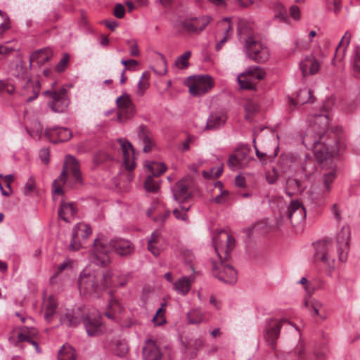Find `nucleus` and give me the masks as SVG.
<instances>
[{"instance_id":"obj_1","label":"nucleus","mask_w":360,"mask_h":360,"mask_svg":"<svg viewBox=\"0 0 360 360\" xmlns=\"http://www.w3.org/2000/svg\"><path fill=\"white\" fill-rule=\"evenodd\" d=\"M110 248L121 257L131 255L135 250L134 244L127 239L115 238L109 243L102 238L94 240V245L90 255L91 262L96 265L105 267L110 263Z\"/></svg>"},{"instance_id":"obj_2","label":"nucleus","mask_w":360,"mask_h":360,"mask_svg":"<svg viewBox=\"0 0 360 360\" xmlns=\"http://www.w3.org/2000/svg\"><path fill=\"white\" fill-rule=\"evenodd\" d=\"M324 137L325 135L321 131L315 134L313 127H311L307 129L302 139V143L306 148L314 151L319 163H322L328 158L340 155L347 146L343 137H338L333 145L323 142Z\"/></svg>"},{"instance_id":"obj_3","label":"nucleus","mask_w":360,"mask_h":360,"mask_svg":"<svg viewBox=\"0 0 360 360\" xmlns=\"http://www.w3.org/2000/svg\"><path fill=\"white\" fill-rule=\"evenodd\" d=\"M67 170L70 171L75 184H81L82 182L79 164L77 160L72 155H67L63 169L58 178L55 179L52 184V195L53 200H55L56 195H61L63 194L62 186L65 184L67 180Z\"/></svg>"},{"instance_id":"obj_4","label":"nucleus","mask_w":360,"mask_h":360,"mask_svg":"<svg viewBox=\"0 0 360 360\" xmlns=\"http://www.w3.org/2000/svg\"><path fill=\"white\" fill-rule=\"evenodd\" d=\"M80 293L86 295L98 296L102 290L106 289L103 279V273L90 272L83 270L78 280Z\"/></svg>"},{"instance_id":"obj_5","label":"nucleus","mask_w":360,"mask_h":360,"mask_svg":"<svg viewBox=\"0 0 360 360\" xmlns=\"http://www.w3.org/2000/svg\"><path fill=\"white\" fill-rule=\"evenodd\" d=\"M11 75L20 81H25L23 87L26 91L25 95L27 94L26 98L27 103L33 101L38 97L40 91V84L39 81H32L29 78L27 67L22 60H19L15 63L14 68L11 70Z\"/></svg>"},{"instance_id":"obj_6","label":"nucleus","mask_w":360,"mask_h":360,"mask_svg":"<svg viewBox=\"0 0 360 360\" xmlns=\"http://www.w3.org/2000/svg\"><path fill=\"white\" fill-rule=\"evenodd\" d=\"M245 49L248 57L257 63H265L270 58L269 49L254 36L246 39Z\"/></svg>"},{"instance_id":"obj_7","label":"nucleus","mask_w":360,"mask_h":360,"mask_svg":"<svg viewBox=\"0 0 360 360\" xmlns=\"http://www.w3.org/2000/svg\"><path fill=\"white\" fill-rule=\"evenodd\" d=\"M214 247L216 253L221 260V262L219 266H217L215 263L213 264V275L219 281L225 283H236L237 281V272L233 266L229 264H226L222 260V257L221 255L219 245L217 242V238L214 239Z\"/></svg>"},{"instance_id":"obj_8","label":"nucleus","mask_w":360,"mask_h":360,"mask_svg":"<svg viewBox=\"0 0 360 360\" xmlns=\"http://www.w3.org/2000/svg\"><path fill=\"white\" fill-rule=\"evenodd\" d=\"M43 95L49 96L51 99L49 101L48 105L54 112L62 113L65 112L70 104L68 89L65 86H63L58 90H46L43 92Z\"/></svg>"},{"instance_id":"obj_9","label":"nucleus","mask_w":360,"mask_h":360,"mask_svg":"<svg viewBox=\"0 0 360 360\" xmlns=\"http://www.w3.org/2000/svg\"><path fill=\"white\" fill-rule=\"evenodd\" d=\"M265 71L259 66H250L241 75L238 76L237 80L240 87L243 89H254L255 87L254 80H261L265 77Z\"/></svg>"},{"instance_id":"obj_10","label":"nucleus","mask_w":360,"mask_h":360,"mask_svg":"<svg viewBox=\"0 0 360 360\" xmlns=\"http://www.w3.org/2000/svg\"><path fill=\"white\" fill-rule=\"evenodd\" d=\"M350 229L349 226H342L336 236L337 253L340 262L347 260L350 250Z\"/></svg>"},{"instance_id":"obj_11","label":"nucleus","mask_w":360,"mask_h":360,"mask_svg":"<svg viewBox=\"0 0 360 360\" xmlns=\"http://www.w3.org/2000/svg\"><path fill=\"white\" fill-rule=\"evenodd\" d=\"M193 185V179L190 176H185L178 181L172 188L174 200L183 203L191 198L192 192L191 188Z\"/></svg>"},{"instance_id":"obj_12","label":"nucleus","mask_w":360,"mask_h":360,"mask_svg":"<svg viewBox=\"0 0 360 360\" xmlns=\"http://www.w3.org/2000/svg\"><path fill=\"white\" fill-rule=\"evenodd\" d=\"M92 233L91 227L85 223H78L74 226L72 232V240L68 246L69 250H79L82 240L86 239Z\"/></svg>"},{"instance_id":"obj_13","label":"nucleus","mask_w":360,"mask_h":360,"mask_svg":"<svg viewBox=\"0 0 360 360\" xmlns=\"http://www.w3.org/2000/svg\"><path fill=\"white\" fill-rule=\"evenodd\" d=\"M282 217H286L292 226H296L304 221L306 218L305 208L300 200H291L285 214H283Z\"/></svg>"},{"instance_id":"obj_14","label":"nucleus","mask_w":360,"mask_h":360,"mask_svg":"<svg viewBox=\"0 0 360 360\" xmlns=\"http://www.w3.org/2000/svg\"><path fill=\"white\" fill-rule=\"evenodd\" d=\"M314 245L315 248L314 259L333 268L335 259L330 255V252L333 249L331 240L324 239L316 242Z\"/></svg>"},{"instance_id":"obj_15","label":"nucleus","mask_w":360,"mask_h":360,"mask_svg":"<svg viewBox=\"0 0 360 360\" xmlns=\"http://www.w3.org/2000/svg\"><path fill=\"white\" fill-rule=\"evenodd\" d=\"M83 319V313L80 308L76 309H65L59 314L60 324L67 328H75Z\"/></svg>"},{"instance_id":"obj_16","label":"nucleus","mask_w":360,"mask_h":360,"mask_svg":"<svg viewBox=\"0 0 360 360\" xmlns=\"http://www.w3.org/2000/svg\"><path fill=\"white\" fill-rule=\"evenodd\" d=\"M116 104L118 108L117 117L120 121H122L123 118L127 119L131 117L135 112L132 101L130 96L126 93H124L117 98Z\"/></svg>"},{"instance_id":"obj_17","label":"nucleus","mask_w":360,"mask_h":360,"mask_svg":"<svg viewBox=\"0 0 360 360\" xmlns=\"http://www.w3.org/2000/svg\"><path fill=\"white\" fill-rule=\"evenodd\" d=\"M212 86L213 82L211 77L201 76L189 86V92L193 96H201L207 94Z\"/></svg>"},{"instance_id":"obj_18","label":"nucleus","mask_w":360,"mask_h":360,"mask_svg":"<svg viewBox=\"0 0 360 360\" xmlns=\"http://www.w3.org/2000/svg\"><path fill=\"white\" fill-rule=\"evenodd\" d=\"M211 20L212 18L207 15L185 20L182 22V27L190 33H200L205 29Z\"/></svg>"},{"instance_id":"obj_19","label":"nucleus","mask_w":360,"mask_h":360,"mask_svg":"<svg viewBox=\"0 0 360 360\" xmlns=\"http://www.w3.org/2000/svg\"><path fill=\"white\" fill-rule=\"evenodd\" d=\"M82 322L84 323L86 331L89 336L98 335L102 332V321L100 315L83 314Z\"/></svg>"},{"instance_id":"obj_20","label":"nucleus","mask_w":360,"mask_h":360,"mask_svg":"<svg viewBox=\"0 0 360 360\" xmlns=\"http://www.w3.org/2000/svg\"><path fill=\"white\" fill-rule=\"evenodd\" d=\"M45 136L54 143L65 142L72 136L71 131L66 127H54L45 131Z\"/></svg>"},{"instance_id":"obj_21","label":"nucleus","mask_w":360,"mask_h":360,"mask_svg":"<svg viewBox=\"0 0 360 360\" xmlns=\"http://www.w3.org/2000/svg\"><path fill=\"white\" fill-rule=\"evenodd\" d=\"M119 143L122 152L123 160L125 168L129 170H133L135 167L134 150L131 143L126 139H119Z\"/></svg>"},{"instance_id":"obj_22","label":"nucleus","mask_w":360,"mask_h":360,"mask_svg":"<svg viewBox=\"0 0 360 360\" xmlns=\"http://www.w3.org/2000/svg\"><path fill=\"white\" fill-rule=\"evenodd\" d=\"M283 323H288L290 324V322L285 319H281L280 321L272 320L266 328L264 338L272 347L275 346V342L279 336Z\"/></svg>"},{"instance_id":"obj_23","label":"nucleus","mask_w":360,"mask_h":360,"mask_svg":"<svg viewBox=\"0 0 360 360\" xmlns=\"http://www.w3.org/2000/svg\"><path fill=\"white\" fill-rule=\"evenodd\" d=\"M103 279H104V285L106 289L109 288L122 287L127 283L126 276L110 271L103 272Z\"/></svg>"},{"instance_id":"obj_24","label":"nucleus","mask_w":360,"mask_h":360,"mask_svg":"<svg viewBox=\"0 0 360 360\" xmlns=\"http://www.w3.org/2000/svg\"><path fill=\"white\" fill-rule=\"evenodd\" d=\"M142 353L143 360H161L162 357L160 347L151 339L145 340Z\"/></svg>"},{"instance_id":"obj_25","label":"nucleus","mask_w":360,"mask_h":360,"mask_svg":"<svg viewBox=\"0 0 360 360\" xmlns=\"http://www.w3.org/2000/svg\"><path fill=\"white\" fill-rule=\"evenodd\" d=\"M304 304L311 316L315 315L322 321L327 319V311L320 301L309 297L304 299Z\"/></svg>"},{"instance_id":"obj_26","label":"nucleus","mask_w":360,"mask_h":360,"mask_svg":"<svg viewBox=\"0 0 360 360\" xmlns=\"http://www.w3.org/2000/svg\"><path fill=\"white\" fill-rule=\"evenodd\" d=\"M250 160V158L248 153L243 151H237L229 157L227 164L231 169L234 170L246 167Z\"/></svg>"},{"instance_id":"obj_27","label":"nucleus","mask_w":360,"mask_h":360,"mask_svg":"<svg viewBox=\"0 0 360 360\" xmlns=\"http://www.w3.org/2000/svg\"><path fill=\"white\" fill-rule=\"evenodd\" d=\"M300 70L304 77L314 75L320 69V63L313 55L307 56L300 64Z\"/></svg>"},{"instance_id":"obj_28","label":"nucleus","mask_w":360,"mask_h":360,"mask_svg":"<svg viewBox=\"0 0 360 360\" xmlns=\"http://www.w3.org/2000/svg\"><path fill=\"white\" fill-rule=\"evenodd\" d=\"M77 212V209L74 202H65L62 201L58 210V217L65 222L70 223L74 219Z\"/></svg>"},{"instance_id":"obj_29","label":"nucleus","mask_w":360,"mask_h":360,"mask_svg":"<svg viewBox=\"0 0 360 360\" xmlns=\"http://www.w3.org/2000/svg\"><path fill=\"white\" fill-rule=\"evenodd\" d=\"M53 56V51L49 48L37 50L32 53L30 58V65L36 63L39 66L43 65Z\"/></svg>"},{"instance_id":"obj_30","label":"nucleus","mask_w":360,"mask_h":360,"mask_svg":"<svg viewBox=\"0 0 360 360\" xmlns=\"http://www.w3.org/2000/svg\"><path fill=\"white\" fill-rule=\"evenodd\" d=\"M138 137L143 144V151L150 152L154 146L153 135L149 129L144 125H141L138 131Z\"/></svg>"},{"instance_id":"obj_31","label":"nucleus","mask_w":360,"mask_h":360,"mask_svg":"<svg viewBox=\"0 0 360 360\" xmlns=\"http://www.w3.org/2000/svg\"><path fill=\"white\" fill-rule=\"evenodd\" d=\"M44 319L51 323L58 307V300L54 295H50L44 301Z\"/></svg>"},{"instance_id":"obj_32","label":"nucleus","mask_w":360,"mask_h":360,"mask_svg":"<svg viewBox=\"0 0 360 360\" xmlns=\"http://www.w3.org/2000/svg\"><path fill=\"white\" fill-rule=\"evenodd\" d=\"M226 116L222 112H214L210 115L206 122L205 128L214 130L223 127L226 122Z\"/></svg>"},{"instance_id":"obj_33","label":"nucleus","mask_w":360,"mask_h":360,"mask_svg":"<svg viewBox=\"0 0 360 360\" xmlns=\"http://www.w3.org/2000/svg\"><path fill=\"white\" fill-rule=\"evenodd\" d=\"M351 37V33L349 31H347L345 33L340 41L339 42L338 46L335 49L333 62L335 60V58L341 60L344 57L346 53L347 48L350 43Z\"/></svg>"},{"instance_id":"obj_34","label":"nucleus","mask_w":360,"mask_h":360,"mask_svg":"<svg viewBox=\"0 0 360 360\" xmlns=\"http://www.w3.org/2000/svg\"><path fill=\"white\" fill-rule=\"evenodd\" d=\"M337 178V173L335 170H331L325 173L322 176L323 189L322 194L324 197L328 198L330 192L332 190V184Z\"/></svg>"},{"instance_id":"obj_35","label":"nucleus","mask_w":360,"mask_h":360,"mask_svg":"<svg viewBox=\"0 0 360 360\" xmlns=\"http://www.w3.org/2000/svg\"><path fill=\"white\" fill-rule=\"evenodd\" d=\"M193 281V278L191 277L183 276L174 283V290L178 293L182 295H186L188 293L191 289Z\"/></svg>"},{"instance_id":"obj_36","label":"nucleus","mask_w":360,"mask_h":360,"mask_svg":"<svg viewBox=\"0 0 360 360\" xmlns=\"http://www.w3.org/2000/svg\"><path fill=\"white\" fill-rule=\"evenodd\" d=\"M110 349L116 356L123 357L128 352V347L124 340H116L110 346Z\"/></svg>"},{"instance_id":"obj_37","label":"nucleus","mask_w":360,"mask_h":360,"mask_svg":"<svg viewBox=\"0 0 360 360\" xmlns=\"http://www.w3.org/2000/svg\"><path fill=\"white\" fill-rule=\"evenodd\" d=\"M314 101V98L312 96V91L309 89L304 88L297 93L295 105L312 103Z\"/></svg>"},{"instance_id":"obj_38","label":"nucleus","mask_w":360,"mask_h":360,"mask_svg":"<svg viewBox=\"0 0 360 360\" xmlns=\"http://www.w3.org/2000/svg\"><path fill=\"white\" fill-rule=\"evenodd\" d=\"M274 19L278 20L282 22L288 21V15L286 8L281 3H276L274 7Z\"/></svg>"},{"instance_id":"obj_39","label":"nucleus","mask_w":360,"mask_h":360,"mask_svg":"<svg viewBox=\"0 0 360 360\" xmlns=\"http://www.w3.org/2000/svg\"><path fill=\"white\" fill-rule=\"evenodd\" d=\"M75 351L71 346L63 345L58 352V360H75Z\"/></svg>"},{"instance_id":"obj_40","label":"nucleus","mask_w":360,"mask_h":360,"mask_svg":"<svg viewBox=\"0 0 360 360\" xmlns=\"http://www.w3.org/2000/svg\"><path fill=\"white\" fill-rule=\"evenodd\" d=\"M37 334V332L35 328L24 327L22 330V332L18 335V340L20 342H27L30 344L31 341L33 340L34 336Z\"/></svg>"},{"instance_id":"obj_41","label":"nucleus","mask_w":360,"mask_h":360,"mask_svg":"<svg viewBox=\"0 0 360 360\" xmlns=\"http://www.w3.org/2000/svg\"><path fill=\"white\" fill-rule=\"evenodd\" d=\"M301 183L294 178H288L286 181L285 193L289 197L300 190Z\"/></svg>"},{"instance_id":"obj_42","label":"nucleus","mask_w":360,"mask_h":360,"mask_svg":"<svg viewBox=\"0 0 360 360\" xmlns=\"http://www.w3.org/2000/svg\"><path fill=\"white\" fill-rule=\"evenodd\" d=\"M148 169L151 172L150 175L158 177L162 174L166 170L167 167L163 163L152 162L146 165Z\"/></svg>"},{"instance_id":"obj_43","label":"nucleus","mask_w":360,"mask_h":360,"mask_svg":"<svg viewBox=\"0 0 360 360\" xmlns=\"http://www.w3.org/2000/svg\"><path fill=\"white\" fill-rule=\"evenodd\" d=\"M165 303H162L161 307L157 310L155 315L153 316L152 319V322L154 323L155 326H162L166 322V319L165 317Z\"/></svg>"},{"instance_id":"obj_44","label":"nucleus","mask_w":360,"mask_h":360,"mask_svg":"<svg viewBox=\"0 0 360 360\" xmlns=\"http://www.w3.org/2000/svg\"><path fill=\"white\" fill-rule=\"evenodd\" d=\"M154 177L153 175H148L145 180L144 188L148 192L157 193L159 190L160 184Z\"/></svg>"},{"instance_id":"obj_45","label":"nucleus","mask_w":360,"mask_h":360,"mask_svg":"<svg viewBox=\"0 0 360 360\" xmlns=\"http://www.w3.org/2000/svg\"><path fill=\"white\" fill-rule=\"evenodd\" d=\"M351 65L353 70L360 75V47L356 46L351 56Z\"/></svg>"},{"instance_id":"obj_46","label":"nucleus","mask_w":360,"mask_h":360,"mask_svg":"<svg viewBox=\"0 0 360 360\" xmlns=\"http://www.w3.org/2000/svg\"><path fill=\"white\" fill-rule=\"evenodd\" d=\"M191 56L190 51H186L184 53L179 56L176 61L175 65L179 69H185L188 66V59Z\"/></svg>"},{"instance_id":"obj_47","label":"nucleus","mask_w":360,"mask_h":360,"mask_svg":"<svg viewBox=\"0 0 360 360\" xmlns=\"http://www.w3.org/2000/svg\"><path fill=\"white\" fill-rule=\"evenodd\" d=\"M11 27L8 15L0 10V37H1Z\"/></svg>"},{"instance_id":"obj_48","label":"nucleus","mask_w":360,"mask_h":360,"mask_svg":"<svg viewBox=\"0 0 360 360\" xmlns=\"http://www.w3.org/2000/svg\"><path fill=\"white\" fill-rule=\"evenodd\" d=\"M13 181L14 177L11 174H8L4 176V182L7 189H4L2 186V184L0 182V190L3 195L9 196L12 193L11 184Z\"/></svg>"},{"instance_id":"obj_49","label":"nucleus","mask_w":360,"mask_h":360,"mask_svg":"<svg viewBox=\"0 0 360 360\" xmlns=\"http://www.w3.org/2000/svg\"><path fill=\"white\" fill-rule=\"evenodd\" d=\"M202 315L198 310H193L188 313L187 319L189 323L198 324L202 321Z\"/></svg>"},{"instance_id":"obj_50","label":"nucleus","mask_w":360,"mask_h":360,"mask_svg":"<svg viewBox=\"0 0 360 360\" xmlns=\"http://www.w3.org/2000/svg\"><path fill=\"white\" fill-rule=\"evenodd\" d=\"M110 299L108 303V308L116 314H120L122 311L123 308L119 301L112 297V291L110 292Z\"/></svg>"},{"instance_id":"obj_51","label":"nucleus","mask_w":360,"mask_h":360,"mask_svg":"<svg viewBox=\"0 0 360 360\" xmlns=\"http://www.w3.org/2000/svg\"><path fill=\"white\" fill-rule=\"evenodd\" d=\"M69 61V54L65 53L60 61L55 66V70L58 73L64 72L68 65Z\"/></svg>"},{"instance_id":"obj_52","label":"nucleus","mask_w":360,"mask_h":360,"mask_svg":"<svg viewBox=\"0 0 360 360\" xmlns=\"http://www.w3.org/2000/svg\"><path fill=\"white\" fill-rule=\"evenodd\" d=\"M148 75L146 73H143L138 82V91L140 95H143L144 91L148 88Z\"/></svg>"},{"instance_id":"obj_53","label":"nucleus","mask_w":360,"mask_h":360,"mask_svg":"<svg viewBox=\"0 0 360 360\" xmlns=\"http://www.w3.org/2000/svg\"><path fill=\"white\" fill-rule=\"evenodd\" d=\"M245 110L246 112L245 119L250 120V116L259 110V107L253 101H248L245 105Z\"/></svg>"},{"instance_id":"obj_54","label":"nucleus","mask_w":360,"mask_h":360,"mask_svg":"<svg viewBox=\"0 0 360 360\" xmlns=\"http://www.w3.org/2000/svg\"><path fill=\"white\" fill-rule=\"evenodd\" d=\"M221 234H224L226 240V248L225 250V257L229 255V252L233 249L235 246V240L234 238L229 234H228L226 231H221Z\"/></svg>"},{"instance_id":"obj_55","label":"nucleus","mask_w":360,"mask_h":360,"mask_svg":"<svg viewBox=\"0 0 360 360\" xmlns=\"http://www.w3.org/2000/svg\"><path fill=\"white\" fill-rule=\"evenodd\" d=\"M126 43L129 46V53L130 56L133 57L139 56L140 55V51L139 49L138 44L136 40L135 39H129L126 41Z\"/></svg>"},{"instance_id":"obj_56","label":"nucleus","mask_w":360,"mask_h":360,"mask_svg":"<svg viewBox=\"0 0 360 360\" xmlns=\"http://www.w3.org/2000/svg\"><path fill=\"white\" fill-rule=\"evenodd\" d=\"M223 173V167H219L212 168L210 172L203 171L202 174L205 178L214 177L219 178Z\"/></svg>"},{"instance_id":"obj_57","label":"nucleus","mask_w":360,"mask_h":360,"mask_svg":"<svg viewBox=\"0 0 360 360\" xmlns=\"http://www.w3.org/2000/svg\"><path fill=\"white\" fill-rule=\"evenodd\" d=\"M35 187V181L32 176H30L25 185L23 190L24 195H30L34 191Z\"/></svg>"},{"instance_id":"obj_58","label":"nucleus","mask_w":360,"mask_h":360,"mask_svg":"<svg viewBox=\"0 0 360 360\" xmlns=\"http://www.w3.org/2000/svg\"><path fill=\"white\" fill-rule=\"evenodd\" d=\"M0 91L12 94L15 91V87L13 84H10L8 81L0 80Z\"/></svg>"},{"instance_id":"obj_59","label":"nucleus","mask_w":360,"mask_h":360,"mask_svg":"<svg viewBox=\"0 0 360 360\" xmlns=\"http://www.w3.org/2000/svg\"><path fill=\"white\" fill-rule=\"evenodd\" d=\"M224 21L227 23V26L225 27V35L219 41L221 44H224L233 32V27L230 20L228 18H225Z\"/></svg>"},{"instance_id":"obj_60","label":"nucleus","mask_w":360,"mask_h":360,"mask_svg":"<svg viewBox=\"0 0 360 360\" xmlns=\"http://www.w3.org/2000/svg\"><path fill=\"white\" fill-rule=\"evenodd\" d=\"M173 214L178 220H182L186 223H188V217L186 213L182 212L180 208H176L173 210Z\"/></svg>"},{"instance_id":"obj_61","label":"nucleus","mask_w":360,"mask_h":360,"mask_svg":"<svg viewBox=\"0 0 360 360\" xmlns=\"http://www.w3.org/2000/svg\"><path fill=\"white\" fill-rule=\"evenodd\" d=\"M113 14L119 19L123 18L125 14V8L124 6L121 4H117L115 6Z\"/></svg>"},{"instance_id":"obj_62","label":"nucleus","mask_w":360,"mask_h":360,"mask_svg":"<svg viewBox=\"0 0 360 360\" xmlns=\"http://www.w3.org/2000/svg\"><path fill=\"white\" fill-rule=\"evenodd\" d=\"M229 192L227 191H223L221 193L217 195L214 199L213 202L217 204L225 203L228 200Z\"/></svg>"},{"instance_id":"obj_63","label":"nucleus","mask_w":360,"mask_h":360,"mask_svg":"<svg viewBox=\"0 0 360 360\" xmlns=\"http://www.w3.org/2000/svg\"><path fill=\"white\" fill-rule=\"evenodd\" d=\"M39 158H40L41 162L44 164L46 165L49 162L50 153H49V150L48 148H41L39 150Z\"/></svg>"},{"instance_id":"obj_64","label":"nucleus","mask_w":360,"mask_h":360,"mask_svg":"<svg viewBox=\"0 0 360 360\" xmlns=\"http://www.w3.org/2000/svg\"><path fill=\"white\" fill-rule=\"evenodd\" d=\"M297 360H308L305 348L302 345L296 349Z\"/></svg>"}]
</instances>
